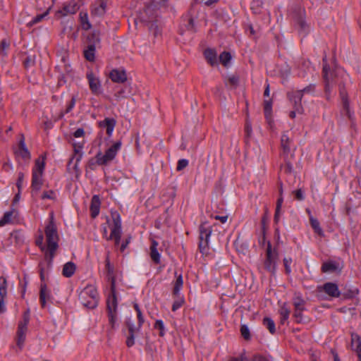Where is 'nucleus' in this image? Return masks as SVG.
I'll list each match as a JSON object with an SVG mask.
<instances>
[{
    "label": "nucleus",
    "instance_id": "2f4dec72",
    "mask_svg": "<svg viewBox=\"0 0 361 361\" xmlns=\"http://www.w3.org/2000/svg\"><path fill=\"white\" fill-rule=\"evenodd\" d=\"M281 147L284 153H288L290 150V140L286 134H283L281 136Z\"/></svg>",
    "mask_w": 361,
    "mask_h": 361
},
{
    "label": "nucleus",
    "instance_id": "bb28decb",
    "mask_svg": "<svg viewBox=\"0 0 361 361\" xmlns=\"http://www.w3.org/2000/svg\"><path fill=\"white\" fill-rule=\"evenodd\" d=\"M279 312L280 314V324L283 325L287 322L290 314V310L286 307V303H283L280 307Z\"/></svg>",
    "mask_w": 361,
    "mask_h": 361
},
{
    "label": "nucleus",
    "instance_id": "a878e982",
    "mask_svg": "<svg viewBox=\"0 0 361 361\" xmlns=\"http://www.w3.org/2000/svg\"><path fill=\"white\" fill-rule=\"evenodd\" d=\"M16 214L17 212L15 210L6 212L3 218L0 220V226H4L6 224L13 223Z\"/></svg>",
    "mask_w": 361,
    "mask_h": 361
},
{
    "label": "nucleus",
    "instance_id": "412c9836",
    "mask_svg": "<svg viewBox=\"0 0 361 361\" xmlns=\"http://www.w3.org/2000/svg\"><path fill=\"white\" fill-rule=\"evenodd\" d=\"M100 200L97 195H94L92 198L90 210L92 217L95 218L99 213Z\"/></svg>",
    "mask_w": 361,
    "mask_h": 361
},
{
    "label": "nucleus",
    "instance_id": "f3484780",
    "mask_svg": "<svg viewBox=\"0 0 361 361\" xmlns=\"http://www.w3.org/2000/svg\"><path fill=\"white\" fill-rule=\"evenodd\" d=\"M143 20L147 23L148 27L151 32L153 33L154 36H157L160 32L159 27L157 24V20L155 19L154 16L149 17L148 19H145L144 17H142Z\"/></svg>",
    "mask_w": 361,
    "mask_h": 361
},
{
    "label": "nucleus",
    "instance_id": "864d4df0",
    "mask_svg": "<svg viewBox=\"0 0 361 361\" xmlns=\"http://www.w3.org/2000/svg\"><path fill=\"white\" fill-rule=\"evenodd\" d=\"M188 165V161L187 159H180L178 161L176 169H177V171H181L183 169H185Z\"/></svg>",
    "mask_w": 361,
    "mask_h": 361
},
{
    "label": "nucleus",
    "instance_id": "8fccbe9b",
    "mask_svg": "<svg viewBox=\"0 0 361 361\" xmlns=\"http://www.w3.org/2000/svg\"><path fill=\"white\" fill-rule=\"evenodd\" d=\"M240 332H241L242 336L245 340H249L250 338V330H249L247 326H246L245 324H243L241 326Z\"/></svg>",
    "mask_w": 361,
    "mask_h": 361
},
{
    "label": "nucleus",
    "instance_id": "6e6552de",
    "mask_svg": "<svg viewBox=\"0 0 361 361\" xmlns=\"http://www.w3.org/2000/svg\"><path fill=\"white\" fill-rule=\"evenodd\" d=\"M212 233V229L206 224H202L200 226V250L205 249L209 244V237Z\"/></svg>",
    "mask_w": 361,
    "mask_h": 361
},
{
    "label": "nucleus",
    "instance_id": "4d7b16f0",
    "mask_svg": "<svg viewBox=\"0 0 361 361\" xmlns=\"http://www.w3.org/2000/svg\"><path fill=\"white\" fill-rule=\"evenodd\" d=\"M228 361H249L245 354H241L239 357H231Z\"/></svg>",
    "mask_w": 361,
    "mask_h": 361
},
{
    "label": "nucleus",
    "instance_id": "13d9d810",
    "mask_svg": "<svg viewBox=\"0 0 361 361\" xmlns=\"http://www.w3.org/2000/svg\"><path fill=\"white\" fill-rule=\"evenodd\" d=\"M295 194V198L298 200H304V193L301 189H298L293 192Z\"/></svg>",
    "mask_w": 361,
    "mask_h": 361
},
{
    "label": "nucleus",
    "instance_id": "e2e57ef3",
    "mask_svg": "<svg viewBox=\"0 0 361 361\" xmlns=\"http://www.w3.org/2000/svg\"><path fill=\"white\" fill-rule=\"evenodd\" d=\"M245 131L247 137L251 136L252 130L251 124L249 122H247L245 124Z\"/></svg>",
    "mask_w": 361,
    "mask_h": 361
},
{
    "label": "nucleus",
    "instance_id": "7ed1b4c3",
    "mask_svg": "<svg viewBox=\"0 0 361 361\" xmlns=\"http://www.w3.org/2000/svg\"><path fill=\"white\" fill-rule=\"evenodd\" d=\"M278 259V252L275 249H272L270 242H268L266 257L263 263L264 269L271 274H274L276 270Z\"/></svg>",
    "mask_w": 361,
    "mask_h": 361
},
{
    "label": "nucleus",
    "instance_id": "2eb2a0df",
    "mask_svg": "<svg viewBox=\"0 0 361 361\" xmlns=\"http://www.w3.org/2000/svg\"><path fill=\"white\" fill-rule=\"evenodd\" d=\"M107 1L106 0H100L98 2H96L92 9V15L102 16L106 12Z\"/></svg>",
    "mask_w": 361,
    "mask_h": 361
},
{
    "label": "nucleus",
    "instance_id": "3c124183",
    "mask_svg": "<svg viewBox=\"0 0 361 361\" xmlns=\"http://www.w3.org/2000/svg\"><path fill=\"white\" fill-rule=\"evenodd\" d=\"M292 258L290 257H285L283 259V264H284V267H285V270H286V274H290L291 272V267H290V265L292 264Z\"/></svg>",
    "mask_w": 361,
    "mask_h": 361
},
{
    "label": "nucleus",
    "instance_id": "ea45409f",
    "mask_svg": "<svg viewBox=\"0 0 361 361\" xmlns=\"http://www.w3.org/2000/svg\"><path fill=\"white\" fill-rule=\"evenodd\" d=\"M305 300L300 297L298 296L293 299V305L295 309L305 310Z\"/></svg>",
    "mask_w": 361,
    "mask_h": 361
},
{
    "label": "nucleus",
    "instance_id": "de8ad7c7",
    "mask_svg": "<svg viewBox=\"0 0 361 361\" xmlns=\"http://www.w3.org/2000/svg\"><path fill=\"white\" fill-rule=\"evenodd\" d=\"M109 324L111 328H115L117 321V312H108Z\"/></svg>",
    "mask_w": 361,
    "mask_h": 361
},
{
    "label": "nucleus",
    "instance_id": "c85d7f7f",
    "mask_svg": "<svg viewBox=\"0 0 361 361\" xmlns=\"http://www.w3.org/2000/svg\"><path fill=\"white\" fill-rule=\"evenodd\" d=\"M84 55L87 60L93 61L95 59V45L89 44L87 49L84 51Z\"/></svg>",
    "mask_w": 361,
    "mask_h": 361
},
{
    "label": "nucleus",
    "instance_id": "1a4fd4ad",
    "mask_svg": "<svg viewBox=\"0 0 361 361\" xmlns=\"http://www.w3.org/2000/svg\"><path fill=\"white\" fill-rule=\"evenodd\" d=\"M79 300L84 307L93 309L97 306L99 295H79Z\"/></svg>",
    "mask_w": 361,
    "mask_h": 361
},
{
    "label": "nucleus",
    "instance_id": "ddd939ff",
    "mask_svg": "<svg viewBox=\"0 0 361 361\" xmlns=\"http://www.w3.org/2000/svg\"><path fill=\"white\" fill-rule=\"evenodd\" d=\"M295 20L298 31L300 33L305 34L308 30L309 26L305 20L303 11L300 10L299 13L295 16Z\"/></svg>",
    "mask_w": 361,
    "mask_h": 361
},
{
    "label": "nucleus",
    "instance_id": "09e8293b",
    "mask_svg": "<svg viewBox=\"0 0 361 361\" xmlns=\"http://www.w3.org/2000/svg\"><path fill=\"white\" fill-rule=\"evenodd\" d=\"M76 102V98L75 96H73L69 103L67 104L65 112L61 113V116H63L65 114L69 113L75 106Z\"/></svg>",
    "mask_w": 361,
    "mask_h": 361
},
{
    "label": "nucleus",
    "instance_id": "a19ab883",
    "mask_svg": "<svg viewBox=\"0 0 361 361\" xmlns=\"http://www.w3.org/2000/svg\"><path fill=\"white\" fill-rule=\"evenodd\" d=\"M49 13V11H47L42 14L37 15L36 17H35L32 20H30L29 23H27V25L28 27H32L34 25L40 22L45 16H47Z\"/></svg>",
    "mask_w": 361,
    "mask_h": 361
},
{
    "label": "nucleus",
    "instance_id": "f03ea898",
    "mask_svg": "<svg viewBox=\"0 0 361 361\" xmlns=\"http://www.w3.org/2000/svg\"><path fill=\"white\" fill-rule=\"evenodd\" d=\"M45 157H42L35 161V165L32 170V193L36 195L43 184L42 174L45 166Z\"/></svg>",
    "mask_w": 361,
    "mask_h": 361
},
{
    "label": "nucleus",
    "instance_id": "052dcab7",
    "mask_svg": "<svg viewBox=\"0 0 361 361\" xmlns=\"http://www.w3.org/2000/svg\"><path fill=\"white\" fill-rule=\"evenodd\" d=\"M85 135V130L83 128H78L73 133V136L75 137H82Z\"/></svg>",
    "mask_w": 361,
    "mask_h": 361
},
{
    "label": "nucleus",
    "instance_id": "7c9ffc66",
    "mask_svg": "<svg viewBox=\"0 0 361 361\" xmlns=\"http://www.w3.org/2000/svg\"><path fill=\"white\" fill-rule=\"evenodd\" d=\"M80 23L84 30H89L91 27V24L88 20V15L86 12L80 13Z\"/></svg>",
    "mask_w": 361,
    "mask_h": 361
},
{
    "label": "nucleus",
    "instance_id": "b1692460",
    "mask_svg": "<svg viewBox=\"0 0 361 361\" xmlns=\"http://www.w3.org/2000/svg\"><path fill=\"white\" fill-rule=\"evenodd\" d=\"M158 243L155 240L152 241L150 246V257L153 262L156 264L160 263V254L157 250Z\"/></svg>",
    "mask_w": 361,
    "mask_h": 361
},
{
    "label": "nucleus",
    "instance_id": "c756f323",
    "mask_svg": "<svg viewBox=\"0 0 361 361\" xmlns=\"http://www.w3.org/2000/svg\"><path fill=\"white\" fill-rule=\"evenodd\" d=\"M352 345L355 348L360 360H361V340L357 335L352 336Z\"/></svg>",
    "mask_w": 361,
    "mask_h": 361
},
{
    "label": "nucleus",
    "instance_id": "f257e3e1",
    "mask_svg": "<svg viewBox=\"0 0 361 361\" xmlns=\"http://www.w3.org/2000/svg\"><path fill=\"white\" fill-rule=\"evenodd\" d=\"M46 244L44 243V235L39 231L35 243L42 251L44 252L45 259L49 266L51 264L56 250L58 248L59 235L56 227L54 223L53 214L51 215L50 221L45 227Z\"/></svg>",
    "mask_w": 361,
    "mask_h": 361
},
{
    "label": "nucleus",
    "instance_id": "c9c22d12",
    "mask_svg": "<svg viewBox=\"0 0 361 361\" xmlns=\"http://www.w3.org/2000/svg\"><path fill=\"white\" fill-rule=\"evenodd\" d=\"M290 99H293L294 103H295L294 110L290 112V117L293 118L295 117L296 113L302 114L303 111V109L300 104V102H298V100H296L295 99H293V97H290Z\"/></svg>",
    "mask_w": 361,
    "mask_h": 361
},
{
    "label": "nucleus",
    "instance_id": "39448f33",
    "mask_svg": "<svg viewBox=\"0 0 361 361\" xmlns=\"http://www.w3.org/2000/svg\"><path fill=\"white\" fill-rule=\"evenodd\" d=\"M30 321V310H27L24 312L23 320L18 324L17 331V345L21 349L24 345L25 340V334L27 332V326Z\"/></svg>",
    "mask_w": 361,
    "mask_h": 361
},
{
    "label": "nucleus",
    "instance_id": "4be33fe9",
    "mask_svg": "<svg viewBox=\"0 0 361 361\" xmlns=\"http://www.w3.org/2000/svg\"><path fill=\"white\" fill-rule=\"evenodd\" d=\"M307 212L310 214V225L314 229V232L320 236L324 235V232L320 227L319 221L311 215L310 209H307Z\"/></svg>",
    "mask_w": 361,
    "mask_h": 361
},
{
    "label": "nucleus",
    "instance_id": "37998d69",
    "mask_svg": "<svg viewBox=\"0 0 361 361\" xmlns=\"http://www.w3.org/2000/svg\"><path fill=\"white\" fill-rule=\"evenodd\" d=\"M84 141L79 142L78 143H73L74 151L76 154H79V157L77 158V161H79L81 156H82V149L83 148Z\"/></svg>",
    "mask_w": 361,
    "mask_h": 361
},
{
    "label": "nucleus",
    "instance_id": "cd10ccee",
    "mask_svg": "<svg viewBox=\"0 0 361 361\" xmlns=\"http://www.w3.org/2000/svg\"><path fill=\"white\" fill-rule=\"evenodd\" d=\"M314 90V86L310 85L305 87L302 90H298V91H296L295 92H294L293 95V98L298 100V102H300L304 93H310V92H313Z\"/></svg>",
    "mask_w": 361,
    "mask_h": 361
},
{
    "label": "nucleus",
    "instance_id": "72a5a7b5",
    "mask_svg": "<svg viewBox=\"0 0 361 361\" xmlns=\"http://www.w3.org/2000/svg\"><path fill=\"white\" fill-rule=\"evenodd\" d=\"M325 293H340L338 286L334 283H326L323 287Z\"/></svg>",
    "mask_w": 361,
    "mask_h": 361
},
{
    "label": "nucleus",
    "instance_id": "4468645a",
    "mask_svg": "<svg viewBox=\"0 0 361 361\" xmlns=\"http://www.w3.org/2000/svg\"><path fill=\"white\" fill-rule=\"evenodd\" d=\"M89 85L91 91L94 94H99L101 89V83L99 80L92 73H88L87 75Z\"/></svg>",
    "mask_w": 361,
    "mask_h": 361
},
{
    "label": "nucleus",
    "instance_id": "680f3d73",
    "mask_svg": "<svg viewBox=\"0 0 361 361\" xmlns=\"http://www.w3.org/2000/svg\"><path fill=\"white\" fill-rule=\"evenodd\" d=\"M23 178H24V174L23 173H18V180H17V183H16V185H17V187H18L19 190H20V188L22 187Z\"/></svg>",
    "mask_w": 361,
    "mask_h": 361
},
{
    "label": "nucleus",
    "instance_id": "4c0bfd02",
    "mask_svg": "<svg viewBox=\"0 0 361 361\" xmlns=\"http://www.w3.org/2000/svg\"><path fill=\"white\" fill-rule=\"evenodd\" d=\"M231 59V56L229 52L224 51L219 56V61L224 66H227V65L230 62Z\"/></svg>",
    "mask_w": 361,
    "mask_h": 361
},
{
    "label": "nucleus",
    "instance_id": "393cba45",
    "mask_svg": "<svg viewBox=\"0 0 361 361\" xmlns=\"http://www.w3.org/2000/svg\"><path fill=\"white\" fill-rule=\"evenodd\" d=\"M75 270L76 265L72 262H68L63 265L62 274L65 277L69 278L74 274Z\"/></svg>",
    "mask_w": 361,
    "mask_h": 361
},
{
    "label": "nucleus",
    "instance_id": "9d476101",
    "mask_svg": "<svg viewBox=\"0 0 361 361\" xmlns=\"http://www.w3.org/2000/svg\"><path fill=\"white\" fill-rule=\"evenodd\" d=\"M15 153L17 157H21L25 160L30 159V154L25 145V137L23 134L20 135L18 147L15 150Z\"/></svg>",
    "mask_w": 361,
    "mask_h": 361
},
{
    "label": "nucleus",
    "instance_id": "423d86ee",
    "mask_svg": "<svg viewBox=\"0 0 361 361\" xmlns=\"http://www.w3.org/2000/svg\"><path fill=\"white\" fill-rule=\"evenodd\" d=\"M326 62V59H323ZM323 77L325 82V94L327 99H330L331 90L334 85V73L329 70V66L325 63L323 66Z\"/></svg>",
    "mask_w": 361,
    "mask_h": 361
},
{
    "label": "nucleus",
    "instance_id": "58836bf2",
    "mask_svg": "<svg viewBox=\"0 0 361 361\" xmlns=\"http://www.w3.org/2000/svg\"><path fill=\"white\" fill-rule=\"evenodd\" d=\"M239 82V77L236 75H231L228 77L226 85L231 87H235Z\"/></svg>",
    "mask_w": 361,
    "mask_h": 361
},
{
    "label": "nucleus",
    "instance_id": "a18cd8bd",
    "mask_svg": "<svg viewBox=\"0 0 361 361\" xmlns=\"http://www.w3.org/2000/svg\"><path fill=\"white\" fill-rule=\"evenodd\" d=\"M185 303V300L183 298L178 297L177 298L172 305V310L173 312L178 310L180 307L183 306V305Z\"/></svg>",
    "mask_w": 361,
    "mask_h": 361
},
{
    "label": "nucleus",
    "instance_id": "20e7f679",
    "mask_svg": "<svg viewBox=\"0 0 361 361\" xmlns=\"http://www.w3.org/2000/svg\"><path fill=\"white\" fill-rule=\"evenodd\" d=\"M121 142L120 141L115 142L105 152L102 154L101 152L97 153L96 155L97 163L99 165H106L111 161H112L117 154V152L120 149Z\"/></svg>",
    "mask_w": 361,
    "mask_h": 361
},
{
    "label": "nucleus",
    "instance_id": "0e129e2a",
    "mask_svg": "<svg viewBox=\"0 0 361 361\" xmlns=\"http://www.w3.org/2000/svg\"><path fill=\"white\" fill-rule=\"evenodd\" d=\"M9 47V44L5 41L2 40L1 42L0 48H1V52L2 54L5 55V50L8 49Z\"/></svg>",
    "mask_w": 361,
    "mask_h": 361
},
{
    "label": "nucleus",
    "instance_id": "0eeeda50",
    "mask_svg": "<svg viewBox=\"0 0 361 361\" xmlns=\"http://www.w3.org/2000/svg\"><path fill=\"white\" fill-rule=\"evenodd\" d=\"M113 218V226L111 228V235L107 240L114 239L115 243L118 245L119 243L121 236V222L120 216L117 213L112 214Z\"/></svg>",
    "mask_w": 361,
    "mask_h": 361
},
{
    "label": "nucleus",
    "instance_id": "e433bc0d",
    "mask_svg": "<svg viewBox=\"0 0 361 361\" xmlns=\"http://www.w3.org/2000/svg\"><path fill=\"white\" fill-rule=\"evenodd\" d=\"M106 267L108 271L109 276V277L111 278V293H115L116 290L114 289V281L112 278V274H113L114 269H113V267L111 265L110 262L108 258L106 259Z\"/></svg>",
    "mask_w": 361,
    "mask_h": 361
},
{
    "label": "nucleus",
    "instance_id": "69168bd1",
    "mask_svg": "<svg viewBox=\"0 0 361 361\" xmlns=\"http://www.w3.org/2000/svg\"><path fill=\"white\" fill-rule=\"evenodd\" d=\"M271 104L269 103V102H266L265 103V106H264V114H265V116L267 117H268L269 116H270L271 114Z\"/></svg>",
    "mask_w": 361,
    "mask_h": 361
},
{
    "label": "nucleus",
    "instance_id": "6e6d98bb",
    "mask_svg": "<svg viewBox=\"0 0 361 361\" xmlns=\"http://www.w3.org/2000/svg\"><path fill=\"white\" fill-rule=\"evenodd\" d=\"M51 295H39V301L42 307H44L46 302L51 300Z\"/></svg>",
    "mask_w": 361,
    "mask_h": 361
},
{
    "label": "nucleus",
    "instance_id": "f704fd0d",
    "mask_svg": "<svg viewBox=\"0 0 361 361\" xmlns=\"http://www.w3.org/2000/svg\"><path fill=\"white\" fill-rule=\"evenodd\" d=\"M128 330L130 332V336L128 337L126 341V345L128 347H131L134 345L135 341H134V332L135 329L133 324L128 323Z\"/></svg>",
    "mask_w": 361,
    "mask_h": 361
},
{
    "label": "nucleus",
    "instance_id": "c03bdc74",
    "mask_svg": "<svg viewBox=\"0 0 361 361\" xmlns=\"http://www.w3.org/2000/svg\"><path fill=\"white\" fill-rule=\"evenodd\" d=\"M183 281L182 276L179 275L177 277L175 284H174L173 293H178L180 290V289L183 286Z\"/></svg>",
    "mask_w": 361,
    "mask_h": 361
},
{
    "label": "nucleus",
    "instance_id": "603ef678",
    "mask_svg": "<svg viewBox=\"0 0 361 361\" xmlns=\"http://www.w3.org/2000/svg\"><path fill=\"white\" fill-rule=\"evenodd\" d=\"M7 290V281L6 279L1 276L0 277V293H6Z\"/></svg>",
    "mask_w": 361,
    "mask_h": 361
},
{
    "label": "nucleus",
    "instance_id": "f8f14e48",
    "mask_svg": "<svg viewBox=\"0 0 361 361\" xmlns=\"http://www.w3.org/2000/svg\"><path fill=\"white\" fill-rule=\"evenodd\" d=\"M109 78L114 82L123 83L127 80V75L124 70L113 69L109 73Z\"/></svg>",
    "mask_w": 361,
    "mask_h": 361
},
{
    "label": "nucleus",
    "instance_id": "6ab92c4d",
    "mask_svg": "<svg viewBox=\"0 0 361 361\" xmlns=\"http://www.w3.org/2000/svg\"><path fill=\"white\" fill-rule=\"evenodd\" d=\"M322 270L325 273H334L340 271V267L337 262L329 261L323 264Z\"/></svg>",
    "mask_w": 361,
    "mask_h": 361
},
{
    "label": "nucleus",
    "instance_id": "473e14b6",
    "mask_svg": "<svg viewBox=\"0 0 361 361\" xmlns=\"http://www.w3.org/2000/svg\"><path fill=\"white\" fill-rule=\"evenodd\" d=\"M263 324L271 334H274L276 332L275 323L270 317H264L263 319Z\"/></svg>",
    "mask_w": 361,
    "mask_h": 361
},
{
    "label": "nucleus",
    "instance_id": "aec40b11",
    "mask_svg": "<svg viewBox=\"0 0 361 361\" xmlns=\"http://www.w3.org/2000/svg\"><path fill=\"white\" fill-rule=\"evenodd\" d=\"M204 55L208 63L212 66L218 65V59L216 52L212 49H207L204 51Z\"/></svg>",
    "mask_w": 361,
    "mask_h": 361
},
{
    "label": "nucleus",
    "instance_id": "dca6fc26",
    "mask_svg": "<svg viewBox=\"0 0 361 361\" xmlns=\"http://www.w3.org/2000/svg\"><path fill=\"white\" fill-rule=\"evenodd\" d=\"M99 126L101 128H105L107 135L111 136L116 126V121L114 118H106L104 121L99 123Z\"/></svg>",
    "mask_w": 361,
    "mask_h": 361
},
{
    "label": "nucleus",
    "instance_id": "9b49d317",
    "mask_svg": "<svg viewBox=\"0 0 361 361\" xmlns=\"http://www.w3.org/2000/svg\"><path fill=\"white\" fill-rule=\"evenodd\" d=\"M79 9V6L75 1H71L65 4L61 10H59L56 13L59 16H66L70 14L75 13Z\"/></svg>",
    "mask_w": 361,
    "mask_h": 361
},
{
    "label": "nucleus",
    "instance_id": "79ce46f5",
    "mask_svg": "<svg viewBox=\"0 0 361 361\" xmlns=\"http://www.w3.org/2000/svg\"><path fill=\"white\" fill-rule=\"evenodd\" d=\"M133 307L137 312V317L138 319V328L140 329L143 324L145 319L142 314V312L139 307V305L137 303H135Z\"/></svg>",
    "mask_w": 361,
    "mask_h": 361
},
{
    "label": "nucleus",
    "instance_id": "774afa93",
    "mask_svg": "<svg viewBox=\"0 0 361 361\" xmlns=\"http://www.w3.org/2000/svg\"><path fill=\"white\" fill-rule=\"evenodd\" d=\"M252 361H269V360L261 355H255L254 356Z\"/></svg>",
    "mask_w": 361,
    "mask_h": 361
},
{
    "label": "nucleus",
    "instance_id": "5fc2aeb1",
    "mask_svg": "<svg viewBox=\"0 0 361 361\" xmlns=\"http://www.w3.org/2000/svg\"><path fill=\"white\" fill-rule=\"evenodd\" d=\"M56 197L55 195V192L52 190H49V191H46V192H44L42 195V199L43 200H45V199H50V200H53Z\"/></svg>",
    "mask_w": 361,
    "mask_h": 361
},
{
    "label": "nucleus",
    "instance_id": "a211bd4d",
    "mask_svg": "<svg viewBox=\"0 0 361 361\" xmlns=\"http://www.w3.org/2000/svg\"><path fill=\"white\" fill-rule=\"evenodd\" d=\"M118 298L116 295H109L106 299L108 312H117Z\"/></svg>",
    "mask_w": 361,
    "mask_h": 361
},
{
    "label": "nucleus",
    "instance_id": "5701e85b",
    "mask_svg": "<svg viewBox=\"0 0 361 361\" xmlns=\"http://www.w3.org/2000/svg\"><path fill=\"white\" fill-rule=\"evenodd\" d=\"M340 96L343 103V113L345 114L349 118H351V113L349 109V104L347 99L345 92L341 89L340 90Z\"/></svg>",
    "mask_w": 361,
    "mask_h": 361
},
{
    "label": "nucleus",
    "instance_id": "49530a36",
    "mask_svg": "<svg viewBox=\"0 0 361 361\" xmlns=\"http://www.w3.org/2000/svg\"><path fill=\"white\" fill-rule=\"evenodd\" d=\"M154 328L160 331L159 335L164 336L165 334V327L162 320L158 319L155 322Z\"/></svg>",
    "mask_w": 361,
    "mask_h": 361
},
{
    "label": "nucleus",
    "instance_id": "338daca9",
    "mask_svg": "<svg viewBox=\"0 0 361 361\" xmlns=\"http://www.w3.org/2000/svg\"><path fill=\"white\" fill-rule=\"evenodd\" d=\"M6 312V306L4 304V295H0V312Z\"/></svg>",
    "mask_w": 361,
    "mask_h": 361
},
{
    "label": "nucleus",
    "instance_id": "bf43d9fd",
    "mask_svg": "<svg viewBox=\"0 0 361 361\" xmlns=\"http://www.w3.org/2000/svg\"><path fill=\"white\" fill-rule=\"evenodd\" d=\"M304 310H297V309H295V312H294V317L296 318V321L298 322H300L301 320H302V312Z\"/></svg>",
    "mask_w": 361,
    "mask_h": 361
}]
</instances>
